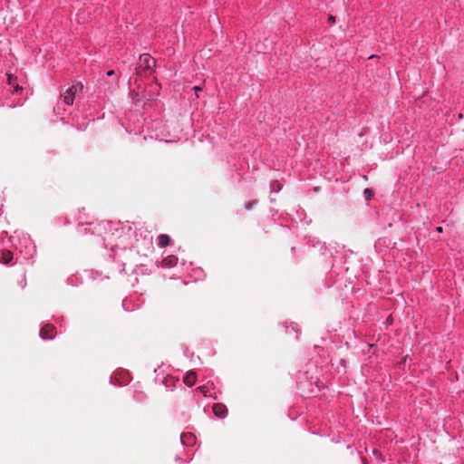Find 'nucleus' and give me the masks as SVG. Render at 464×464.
<instances>
[{"mask_svg": "<svg viewBox=\"0 0 464 464\" xmlns=\"http://www.w3.org/2000/svg\"><path fill=\"white\" fill-rule=\"evenodd\" d=\"M177 261H178V259L176 256H170L164 258L162 263H163V266L171 267L177 264Z\"/></svg>", "mask_w": 464, "mask_h": 464, "instance_id": "1a4fd4ad", "label": "nucleus"}, {"mask_svg": "<svg viewBox=\"0 0 464 464\" xmlns=\"http://www.w3.org/2000/svg\"><path fill=\"white\" fill-rule=\"evenodd\" d=\"M40 337L44 340L53 339L54 337V326L52 324H46L40 330Z\"/></svg>", "mask_w": 464, "mask_h": 464, "instance_id": "7ed1b4c3", "label": "nucleus"}, {"mask_svg": "<svg viewBox=\"0 0 464 464\" xmlns=\"http://www.w3.org/2000/svg\"><path fill=\"white\" fill-rule=\"evenodd\" d=\"M363 193L365 195L366 199H370L372 195V191L369 188H365Z\"/></svg>", "mask_w": 464, "mask_h": 464, "instance_id": "9d476101", "label": "nucleus"}, {"mask_svg": "<svg viewBox=\"0 0 464 464\" xmlns=\"http://www.w3.org/2000/svg\"><path fill=\"white\" fill-rule=\"evenodd\" d=\"M328 19L329 21H334L335 17L333 15H329Z\"/></svg>", "mask_w": 464, "mask_h": 464, "instance_id": "f3484780", "label": "nucleus"}, {"mask_svg": "<svg viewBox=\"0 0 464 464\" xmlns=\"http://www.w3.org/2000/svg\"><path fill=\"white\" fill-rule=\"evenodd\" d=\"M213 412L218 418H225L227 414V409L224 404L215 403L213 405Z\"/></svg>", "mask_w": 464, "mask_h": 464, "instance_id": "20e7f679", "label": "nucleus"}, {"mask_svg": "<svg viewBox=\"0 0 464 464\" xmlns=\"http://www.w3.org/2000/svg\"><path fill=\"white\" fill-rule=\"evenodd\" d=\"M436 231L438 233H442L443 232V228L441 227H436Z\"/></svg>", "mask_w": 464, "mask_h": 464, "instance_id": "2eb2a0df", "label": "nucleus"}, {"mask_svg": "<svg viewBox=\"0 0 464 464\" xmlns=\"http://www.w3.org/2000/svg\"><path fill=\"white\" fill-rule=\"evenodd\" d=\"M82 89L83 85L82 83L73 84L69 87L62 96L64 103L67 105H72L76 93L81 92Z\"/></svg>", "mask_w": 464, "mask_h": 464, "instance_id": "f03ea898", "label": "nucleus"}, {"mask_svg": "<svg viewBox=\"0 0 464 464\" xmlns=\"http://www.w3.org/2000/svg\"><path fill=\"white\" fill-rule=\"evenodd\" d=\"M7 82H8V84H13V82H12V75L11 74L7 75Z\"/></svg>", "mask_w": 464, "mask_h": 464, "instance_id": "f8f14e48", "label": "nucleus"}, {"mask_svg": "<svg viewBox=\"0 0 464 464\" xmlns=\"http://www.w3.org/2000/svg\"><path fill=\"white\" fill-rule=\"evenodd\" d=\"M194 90H195V92H198L201 91V87H199V86H195V87H194Z\"/></svg>", "mask_w": 464, "mask_h": 464, "instance_id": "dca6fc26", "label": "nucleus"}, {"mask_svg": "<svg viewBox=\"0 0 464 464\" xmlns=\"http://www.w3.org/2000/svg\"><path fill=\"white\" fill-rule=\"evenodd\" d=\"M107 76H112L114 74V71L113 70H110L107 72Z\"/></svg>", "mask_w": 464, "mask_h": 464, "instance_id": "4468645a", "label": "nucleus"}, {"mask_svg": "<svg viewBox=\"0 0 464 464\" xmlns=\"http://www.w3.org/2000/svg\"><path fill=\"white\" fill-rule=\"evenodd\" d=\"M170 238L166 234H160L158 237V246L160 247H165L169 244Z\"/></svg>", "mask_w": 464, "mask_h": 464, "instance_id": "423d86ee", "label": "nucleus"}, {"mask_svg": "<svg viewBox=\"0 0 464 464\" xmlns=\"http://www.w3.org/2000/svg\"><path fill=\"white\" fill-rule=\"evenodd\" d=\"M209 22H210V26H216L215 22H218V17H214L213 18V23L211 21H209Z\"/></svg>", "mask_w": 464, "mask_h": 464, "instance_id": "9b49d317", "label": "nucleus"}, {"mask_svg": "<svg viewBox=\"0 0 464 464\" xmlns=\"http://www.w3.org/2000/svg\"><path fill=\"white\" fill-rule=\"evenodd\" d=\"M180 440L184 445H190L194 443L195 437L192 434H182L180 436Z\"/></svg>", "mask_w": 464, "mask_h": 464, "instance_id": "6e6552de", "label": "nucleus"}, {"mask_svg": "<svg viewBox=\"0 0 464 464\" xmlns=\"http://www.w3.org/2000/svg\"><path fill=\"white\" fill-rule=\"evenodd\" d=\"M255 203H256L255 201H254V202H252V203H249V204L246 206V208L247 210H250V209L252 208V207H253V205H254Z\"/></svg>", "mask_w": 464, "mask_h": 464, "instance_id": "ddd939ff", "label": "nucleus"}, {"mask_svg": "<svg viewBox=\"0 0 464 464\" xmlns=\"http://www.w3.org/2000/svg\"><path fill=\"white\" fill-rule=\"evenodd\" d=\"M156 65V61L149 53L140 55V60L137 67V72L141 75H149L153 72Z\"/></svg>", "mask_w": 464, "mask_h": 464, "instance_id": "f257e3e1", "label": "nucleus"}, {"mask_svg": "<svg viewBox=\"0 0 464 464\" xmlns=\"http://www.w3.org/2000/svg\"><path fill=\"white\" fill-rule=\"evenodd\" d=\"M13 259V254L11 251H3L0 255V262L3 264H8Z\"/></svg>", "mask_w": 464, "mask_h": 464, "instance_id": "0eeeda50", "label": "nucleus"}, {"mask_svg": "<svg viewBox=\"0 0 464 464\" xmlns=\"http://www.w3.org/2000/svg\"><path fill=\"white\" fill-rule=\"evenodd\" d=\"M196 380L197 375L196 372L193 371L187 372L183 378L184 383L188 387H191L195 383Z\"/></svg>", "mask_w": 464, "mask_h": 464, "instance_id": "39448f33", "label": "nucleus"}]
</instances>
